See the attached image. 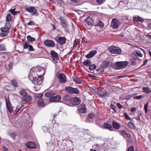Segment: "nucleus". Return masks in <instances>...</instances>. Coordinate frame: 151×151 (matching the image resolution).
<instances>
[{
	"mask_svg": "<svg viewBox=\"0 0 151 151\" xmlns=\"http://www.w3.org/2000/svg\"><path fill=\"white\" fill-rule=\"evenodd\" d=\"M29 78L32 82L36 85H39L42 83V77L38 76L36 69L35 68H32L29 75Z\"/></svg>",
	"mask_w": 151,
	"mask_h": 151,
	"instance_id": "obj_1",
	"label": "nucleus"
},
{
	"mask_svg": "<svg viewBox=\"0 0 151 151\" xmlns=\"http://www.w3.org/2000/svg\"><path fill=\"white\" fill-rule=\"evenodd\" d=\"M115 65L114 66V68L116 69H120L125 68L129 63L127 61L124 62H119L115 63Z\"/></svg>",
	"mask_w": 151,
	"mask_h": 151,
	"instance_id": "obj_2",
	"label": "nucleus"
},
{
	"mask_svg": "<svg viewBox=\"0 0 151 151\" xmlns=\"http://www.w3.org/2000/svg\"><path fill=\"white\" fill-rule=\"evenodd\" d=\"M19 93L21 95L24 97L23 99V101L26 102L29 101L31 100V97L30 96L28 95L27 93L24 90H22L19 91Z\"/></svg>",
	"mask_w": 151,
	"mask_h": 151,
	"instance_id": "obj_3",
	"label": "nucleus"
},
{
	"mask_svg": "<svg viewBox=\"0 0 151 151\" xmlns=\"http://www.w3.org/2000/svg\"><path fill=\"white\" fill-rule=\"evenodd\" d=\"M65 90L70 94H79V91L77 88H74L70 86L66 87Z\"/></svg>",
	"mask_w": 151,
	"mask_h": 151,
	"instance_id": "obj_4",
	"label": "nucleus"
},
{
	"mask_svg": "<svg viewBox=\"0 0 151 151\" xmlns=\"http://www.w3.org/2000/svg\"><path fill=\"white\" fill-rule=\"evenodd\" d=\"M61 97L59 95H55L53 94V96L49 98L50 102H58L60 101Z\"/></svg>",
	"mask_w": 151,
	"mask_h": 151,
	"instance_id": "obj_5",
	"label": "nucleus"
},
{
	"mask_svg": "<svg viewBox=\"0 0 151 151\" xmlns=\"http://www.w3.org/2000/svg\"><path fill=\"white\" fill-rule=\"evenodd\" d=\"M59 79V82L64 83L66 81V79L65 75L63 73H59L57 75Z\"/></svg>",
	"mask_w": 151,
	"mask_h": 151,
	"instance_id": "obj_6",
	"label": "nucleus"
},
{
	"mask_svg": "<svg viewBox=\"0 0 151 151\" xmlns=\"http://www.w3.org/2000/svg\"><path fill=\"white\" fill-rule=\"evenodd\" d=\"M5 99L6 102V105L7 109H8L9 111L12 113L13 112L12 108V107L11 104L9 101V98H8L7 99L6 97L5 98Z\"/></svg>",
	"mask_w": 151,
	"mask_h": 151,
	"instance_id": "obj_7",
	"label": "nucleus"
},
{
	"mask_svg": "<svg viewBox=\"0 0 151 151\" xmlns=\"http://www.w3.org/2000/svg\"><path fill=\"white\" fill-rule=\"evenodd\" d=\"M98 94L102 97H106L107 96V93L104 88H98L97 89Z\"/></svg>",
	"mask_w": 151,
	"mask_h": 151,
	"instance_id": "obj_8",
	"label": "nucleus"
},
{
	"mask_svg": "<svg viewBox=\"0 0 151 151\" xmlns=\"http://www.w3.org/2000/svg\"><path fill=\"white\" fill-rule=\"evenodd\" d=\"M50 54L52 60L55 62H57L58 60V54L54 50L51 51Z\"/></svg>",
	"mask_w": 151,
	"mask_h": 151,
	"instance_id": "obj_9",
	"label": "nucleus"
},
{
	"mask_svg": "<svg viewBox=\"0 0 151 151\" xmlns=\"http://www.w3.org/2000/svg\"><path fill=\"white\" fill-rule=\"evenodd\" d=\"M44 43L46 46L49 47H54L55 45V43L53 41L49 40H45L44 41Z\"/></svg>",
	"mask_w": 151,
	"mask_h": 151,
	"instance_id": "obj_10",
	"label": "nucleus"
},
{
	"mask_svg": "<svg viewBox=\"0 0 151 151\" xmlns=\"http://www.w3.org/2000/svg\"><path fill=\"white\" fill-rule=\"evenodd\" d=\"M56 41L59 42L61 45L64 44L65 43L66 39L64 37H55Z\"/></svg>",
	"mask_w": 151,
	"mask_h": 151,
	"instance_id": "obj_11",
	"label": "nucleus"
},
{
	"mask_svg": "<svg viewBox=\"0 0 151 151\" xmlns=\"http://www.w3.org/2000/svg\"><path fill=\"white\" fill-rule=\"evenodd\" d=\"M86 108L85 104H82L78 106V111L81 113L86 112Z\"/></svg>",
	"mask_w": 151,
	"mask_h": 151,
	"instance_id": "obj_12",
	"label": "nucleus"
},
{
	"mask_svg": "<svg viewBox=\"0 0 151 151\" xmlns=\"http://www.w3.org/2000/svg\"><path fill=\"white\" fill-rule=\"evenodd\" d=\"M1 32L0 35L2 37H4L6 36L9 33V30H7L5 27L1 28Z\"/></svg>",
	"mask_w": 151,
	"mask_h": 151,
	"instance_id": "obj_13",
	"label": "nucleus"
},
{
	"mask_svg": "<svg viewBox=\"0 0 151 151\" xmlns=\"http://www.w3.org/2000/svg\"><path fill=\"white\" fill-rule=\"evenodd\" d=\"M25 10L32 15L34 14L37 12L36 9L33 7H27L25 9Z\"/></svg>",
	"mask_w": 151,
	"mask_h": 151,
	"instance_id": "obj_14",
	"label": "nucleus"
},
{
	"mask_svg": "<svg viewBox=\"0 0 151 151\" xmlns=\"http://www.w3.org/2000/svg\"><path fill=\"white\" fill-rule=\"evenodd\" d=\"M85 20V22L88 26H92L93 24V20L89 17H88Z\"/></svg>",
	"mask_w": 151,
	"mask_h": 151,
	"instance_id": "obj_15",
	"label": "nucleus"
},
{
	"mask_svg": "<svg viewBox=\"0 0 151 151\" xmlns=\"http://www.w3.org/2000/svg\"><path fill=\"white\" fill-rule=\"evenodd\" d=\"M25 145L29 148L35 149L36 148L35 144L32 142H28L26 143Z\"/></svg>",
	"mask_w": 151,
	"mask_h": 151,
	"instance_id": "obj_16",
	"label": "nucleus"
},
{
	"mask_svg": "<svg viewBox=\"0 0 151 151\" xmlns=\"http://www.w3.org/2000/svg\"><path fill=\"white\" fill-rule=\"evenodd\" d=\"M97 51L96 50H92L87 55L85 56L87 58H91L94 56L97 53Z\"/></svg>",
	"mask_w": 151,
	"mask_h": 151,
	"instance_id": "obj_17",
	"label": "nucleus"
},
{
	"mask_svg": "<svg viewBox=\"0 0 151 151\" xmlns=\"http://www.w3.org/2000/svg\"><path fill=\"white\" fill-rule=\"evenodd\" d=\"M81 100L80 98L75 97L73 99V104L74 105H79L81 103Z\"/></svg>",
	"mask_w": 151,
	"mask_h": 151,
	"instance_id": "obj_18",
	"label": "nucleus"
},
{
	"mask_svg": "<svg viewBox=\"0 0 151 151\" xmlns=\"http://www.w3.org/2000/svg\"><path fill=\"white\" fill-rule=\"evenodd\" d=\"M122 52L121 48L118 47L114 46V54H120Z\"/></svg>",
	"mask_w": 151,
	"mask_h": 151,
	"instance_id": "obj_19",
	"label": "nucleus"
},
{
	"mask_svg": "<svg viewBox=\"0 0 151 151\" xmlns=\"http://www.w3.org/2000/svg\"><path fill=\"white\" fill-rule=\"evenodd\" d=\"M121 23L116 19H114V29H117L120 25Z\"/></svg>",
	"mask_w": 151,
	"mask_h": 151,
	"instance_id": "obj_20",
	"label": "nucleus"
},
{
	"mask_svg": "<svg viewBox=\"0 0 151 151\" xmlns=\"http://www.w3.org/2000/svg\"><path fill=\"white\" fill-rule=\"evenodd\" d=\"M37 103L38 106L40 107H43L45 106V104L44 103L43 100L42 99L40 98L38 99Z\"/></svg>",
	"mask_w": 151,
	"mask_h": 151,
	"instance_id": "obj_21",
	"label": "nucleus"
},
{
	"mask_svg": "<svg viewBox=\"0 0 151 151\" xmlns=\"http://www.w3.org/2000/svg\"><path fill=\"white\" fill-rule=\"evenodd\" d=\"M93 147L94 149H96V151H103V147L102 145L96 144V145H94Z\"/></svg>",
	"mask_w": 151,
	"mask_h": 151,
	"instance_id": "obj_22",
	"label": "nucleus"
},
{
	"mask_svg": "<svg viewBox=\"0 0 151 151\" xmlns=\"http://www.w3.org/2000/svg\"><path fill=\"white\" fill-rule=\"evenodd\" d=\"M104 25V24L103 22L99 20L96 21L95 24V26L99 27L101 28L103 27Z\"/></svg>",
	"mask_w": 151,
	"mask_h": 151,
	"instance_id": "obj_23",
	"label": "nucleus"
},
{
	"mask_svg": "<svg viewBox=\"0 0 151 151\" xmlns=\"http://www.w3.org/2000/svg\"><path fill=\"white\" fill-rule=\"evenodd\" d=\"M103 127L104 128L110 130H112L113 129L111 124H107V123H104L103 124Z\"/></svg>",
	"mask_w": 151,
	"mask_h": 151,
	"instance_id": "obj_24",
	"label": "nucleus"
},
{
	"mask_svg": "<svg viewBox=\"0 0 151 151\" xmlns=\"http://www.w3.org/2000/svg\"><path fill=\"white\" fill-rule=\"evenodd\" d=\"M133 20L134 21H136L137 22H142L144 21V20L142 18H141L139 16H137V17H134L133 18Z\"/></svg>",
	"mask_w": 151,
	"mask_h": 151,
	"instance_id": "obj_25",
	"label": "nucleus"
},
{
	"mask_svg": "<svg viewBox=\"0 0 151 151\" xmlns=\"http://www.w3.org/2000/svg\"><path fill=\"white\" fill-rule=\"evenodd\" d=\"M15 8L14 7H12L11 9L10 10V12L12 13V14L15 15L18 14L19 12L15 11Z\"/></svg>",
	"mask_w": 151,
	"mask_h": 151,
	"instance_id": "obj_26",
	"label": "nucleus"
},
{
	"mask_svg": "<svg viewBox=\"0 0 151 151\" xmlns=\"http://www.w3.org/2000/svg\"><path fill=\"white\" fill-rule=\"evenodd\" d=\"M120 127V124L114 121V128L119 129Z\"/></svg>",
	"mask_w": 151,
	"mask_h": 151,
	"instance_id": "obj_27",
	"label": "nucleus"
},
{
	"mask_svg": "<svg viewBox=\"0 0 151 151\" xmlns=\"http://www.w3.org/2000/svg\"><path fill=\"white\" fill-rule=\"evenodd\" d=\"M91 64V61L90 60H87L84 61L83 63V65L84 66H89Z\"/></svg>",
	"mask_w": 151,
	"mask_h": 151,
	"instance_id": "obj_28",
	"label": "nucleus"
},
{
	"mask_svg": "<svg viewBox=\"0 0 151 151\" xmlns=\"http://www.w3.org/2000/svg\"><path fill=\"white\" fill-rule=\"evenodd\" d=\"M108 63L109 62H107L106 61H104L102 62L101 66L102 67L104 68H106L108 65Z\"/></svg>",
	"mask_w": 151,
	"mask_h": 151,
	"instance_id": "obj_29",
	"label": "nucleus"
},
{
	"mask_svg": "<svg viewBox=\"0 0 151 151\" xmlns=\"http://www.w3.org/2000/svg\"><path fill=\"white\" fill-rule=\"evenodd\" d=\"M142 89L143 91L147 93L148 94L151 92V91L149 87H143Z\"/></svg>",
	"mask_w": 151,
	"mask_h": 151,
	"instance_id": "obj_30",
	"label": "nucleus"
},
{
	"mask_svg": "<svg viewBox=\"0 0 151 151\" xmlns=\"http://www.w3.org/2000/svg\"><path fill=\"white\" fill-rule=\"evenodd\" d=\"M27 40L29 42H33L35 41V39L34 38L31 37L30 35H28L27 37Z\"/></svg>",
	"mask_w": 151,
	"mask_h": 151,
	"instance_id": "obj_31",
	"label": "nucleus"
},
{
	"mask_svg": "<svg viewBox=\"0 0 151 151\" xmlns=\"http://www.w3.org/2000/svg\"><path fill=\"white\" fill-rule=\"evenodd\" d=\"M73 78L74 81L77 83H80L82 82V81L79 78H76L75 76H73Z\"/></svg>",
	"mask_w": 151,
	"mask_h": 151,
	"instance_id": "obj_32",
	"label": "nucleus"
},
{
	"mask_svg": "<svg viewBox=\"0 0 151 151\" xmlns=\"http://www.w3.org/2000/svg\"><path fill=\"white\" fill-rule=\"evenodd\" d=\"M97 72L99 73H100L102 72H103L104 71V68L102 67H101L100 68L97 69L96 70Z\"/></svg>",
	"mask_w": 151,
	"mask_h": 151,
	"instance_id": "obj_33",
	"label": "nucleus"
},
{
	"mask_svg": "<svg viewBox=\"0 0 151 151\" xmlns=\"http://www.w3.org/2000/svg\"><path fill=\"white\" fill-rule=\"evenodd\" d=\"M53 94L52 92H49L46 93L45 94V96L47 97H51L53 96Z\"/></svg>",
	"mask_w": 151,
	"mask_h": 151,
	"instance_id": "obj_34",
	"label": "nucleus"
},
{
	"mask_svg": "<svg viewBox=\"0 0 151 151\" xmlns=\"http://www.w3.org/2000/svg\"><path fill=\"white\" fill-rule=\"evenodd\" d=\"M6 49L5 48V46L4 44L0 45V52L2 51H5Z\"/></svg>",
	"mask_w": 151,
	"mask_h": 151,
	"instance_id": "obj_35",
	"label": "nucleus"
},
{
	"mask_svg": "<svg viewBox=\"0 0 151 151\" xmlns=\"http://www.w3.org/2000/svg\"><path fill=\"white\" fill-rule=\"evenodd\" d=\"M128 125L132 129H135L136 128L134 124L131 122H128Z\"/></svg>",
	"mask_w": 151,
	"mask_h": 151,
	"instance_id": "obj_36",
	"label": "nucleus"
},
{
	"mask_svg": "<svg viewBox=\"0 0 151 151\" xmlns=\"http://www.w3.org/2000/svg\"><path fill=\"white\" fill-rule=\"evenodd\" d=\"M12 17H11L10 14H8L6 16V22H9L12 19Z\"/></svg>",
	"mask_w": 151,
	"mask_h": 151,
	"instance_id": "obj_37",
	"label": "nucleus"
},
{
	"mask_svg": "<svg viewBox=\"0 0 151 151\" xmlns=\"http://www.w3.org/2000/svg\"><path fill=\"white\" fill-rule=\"evenodd\" d=\"M149 104L148 102H147L146 104H145L144 106V110L145 111V114H147V108Z\"/></svg>",
	"mask_w": 151,
	"mask_h": 151,
	"instance_id": "obj_38",
	"label": "nucleus"
},
{
	"mask_svg": "<svg viewBox=\"0 0 151 151\" xmlns=\"http://www.w3.org/2000/svg\"><path fill=\"white\" fill-rule=\"evenodd\" d=\"M11 82L12 83V84L13 86L15 87H17L18 86V84L16 81L15 80H12L11 81Z\"/></svg>",
	"mask_w": 151,
	"mask_h": 151,
	"instance_id": "obj_39",
	"label": "nucleus"
},
{
	"mask_svg": "<svg viewBox=\"0 0 151 151\" xmlns=\"http://www.w3.org/2000/svg\"><path fill=\"white\" fill-rule=\"evenodd\" d=\"M4 27L7 29V30H9L11 28V25L10 24L9 22L6 23L5 24Z\"/></svg>",
	"mask_w": 151,
	"mask_h": 151,
	"instance_id": "obj_40",
	"label": "nucleus"
},
{
	"mask_svg": "<svg viewBox=\"0 0 151 151\" xmlns=\"http://www.w3.org/2000/svg\"><path fill=\"white\" fill-rule=\"evenodd\" d=\"M108 50L111 54L113 53V46L112 45L109 47Z\"/></svg>",
	"mask_w": 151,
	"mask_h": 151,
	"instance_id": "obj_41",
	"label": "nucleus"
},
{
	"mask_svg": "<svg viewBox=\"0 0 151 151\" xmlns=\"http://www.w3.org/2000/svg\"><path fill=\"white\" fill-rule=\"evenodd\" d=\"M96 68V66L95 65H90L89 67V69L91 70H92Z\"/></svg>",
	"mask_w": 151,
	"mask_h": 151,
	"instance_id": "obj_42",
	"label": "nucleus"
},
{
	"mask_svg": "<svg viewBox=\"0 0 151 151\" xmlns=\"http://www.w3.org/2000/svg\"><path fill=\"white\" fill-rule=\"evenodd\" d=\"M135 52L138 56L140 57H142V55L140 51L137 50L135 51Z\"/></svg>",
	"mask_w": 151,
	"mask_h": 151,
	"instance_id": "obj_43",
	"label": "nucleus"
},
{
	"mask_svg": "<svg viewBox=\"0 0 151 151\" xmlns=\"http://www.w3.org/2000/svg\"><path fill=\"white\" fill-rule=\"evenodd\" d=\"M78 40L77 39H76L75 40L74 45L73 47V49L74 48H76L77 45L78 43Z\"/></svg>",
	"mask_w": 151,
	"mask_h": 151,
	"instance_id": "obj_44",
	"label": "nucleus"
},
{
	"mask_svg": "<svg viewBox=\"0 0 151 151\" xmlns=\"http://www.w3.org/2000/svg\"><path fill=\"white\" fill-rule=\"evenodd\" d=\"M121 134L122 135L124 136H125L126 137H129V134H128L125 131H122L121 132Z\"/></svg>",
	"mask_w": 151,
	"mask_h": 151,
	"instance_id": "obj_45",
	"label": "nucleus"
},
{
	"mask_svg": "<svg viewBox=\"0 0 151 151\" xmlns=\"http://www.w3.org/2000/svg\"><path fill=\"white\" fill-rule=\"evenodd\" d=\"M29 44L28 42H25L23 44V47L24 49H27L28 48L29 46Z\"/></svg>",
	"mask_w": 151,
	"mask_h": 151,
	"instance_id": "obj_46",
	"label": "nucleus"
},
{
	"mask_svg": "<svg viewBox=\"0 0 151 151\" xmlns=\"http://www.w3.org/2000/svg\"><path fill=\"white\" fill-rule=\"evenodd\" d=\"M59 19L61 21V23L64 24V23L66 22V21L65 19L61 17H60Z\"/></svg>",
	"mask_w": 151,
	"mask_h": 151,
	"instance_id": "obj_47",
	"label": "nucleus"
},
{
	"mask_svg": "<svg viewBox=\"0 0 151 151\" xmlns=\"http://www.w3.org/2000/svg\"><path fill=\"white\" fill-rule=\"evenodd\" d=\"M35 24V23L32 21H30L27 23V25L28 26L34 25Z\"/></svg>",
	"mask_w": 151,
	"mask_h": 151,
	"instance_id": "obj_48",
	"label": "nucleus"
},
{
	"mask_svg": "<svg viewBox=\"0 0 151 151\" xmlns=\"http://www.w3.org/2000/svg\"><path fill=\"white\" fill-rule=\"evenodd\" d=\"M43 96V94L42 93H38L37 94V95L36 96L37 97L36 99H38V98H39V99L41 98Z\"/></svg>",
	"mask_w": 151,
	"mask_h": 151,
	"instance_id": "obj_49",
	"label": "nucleus"
},
{
	"mask_svg": "<svg viewBox=\"0 0 151 151\" xmlns=\"http://www.w3.org/2000/svg\"><path fill=\"white\" fill-rule=\"evenodd\" d=\"M132 97V96L131 94L128 95L126 96L125 97V99L129 100Z\"/></svg>",
	"mask_w": 151,
	"mask_h": 151,
	"instance_id": "obj_50",
	"label": "nucleus"
},
{
	"mask_svg": "<svg viewBox=\"0 0 151 151\" xmlns=\"http://www.w3.org/2000/svg\"><path fill=\"white\" fill-rule=\"evenodd\" d=\"M20 108V107L19 106H17V107L16 109L15 112V114H17L19 111Z\"/></svg>",
	"mask_w": 151,
	"mask_h": 151,
	"instance_id": "obj_51",
	"label": "nucleus"
},
{
	"mask_svg": "<svg viewBox=\"0 0 151 151\" xmlns=\"http://www.w3.org/2000/svg\"><path fill=\"white\" fill-rule=\"evenodd\" d=\"M10 135L13 139H14L16 136V135L13 132L11 133L10 134Z\"/></svg>",
	"mask_w": 151,
	"mask_h": 151,
	"instance_id": "obj_52",
	"label": "nucleus"
},
{
	"mask_svg": "<svg viewBox=\"0 0 151 151\" xmlns=\"http://www.w3.org/2000/svg\"><path fill=\"white\" fill-rule=\"evenodd\" d=\"M70 98L68 95H65L64 97V99L65 101H68L70 99Z\"/></svg>",
	"mask_w": 151,
	"mask_h": 151,
	"instance_id": "obj_53",
	"label": "nucleus"
},
{
	"mask_svg": "<svg viewBox=\"0 0 151 151\" xmlns=\"http://www.w3.org/2000/svg\"><path fill=\"white\" fill-rule=\"evenodd\" d=\"M134 148L132 146H130L128 149L127 151H134Z\"/></svg>",
	"mask_w": 151,
	"mask_h": 151,
	"instance_id": "obj_54",
	"label": "nucleus"
},
{
	"mask_svg": "<svg viewBox=\"0 0 151 151\" xmlns=\"http://www.w3.org/2000/svg\"><path fill=\"white\" fill-rule=\"evenodd\" d=\"M113 87L112 86H109L108 87V88L109 90H110V91L112 92L113 91V89L112 88Z\"/></svg>",
	"mask_w": 151,
	"mask_h": 151,
	"instance_id": "obj_55",
	"label": "nucleus"
},
{
	"mask_svg": "<svg viewBox=\"0 0 151 151\" xmlns=\"http://www.w3.org/2000/svg\"><path fill=\"white\" fill-rule=\"evenodd\" d=\"M142 97V96L141 95H139L138 96H135L134 97V99H141Z\"/></svg>",
	"mask_w": 151,
	"mask_h": 151,
	"instance_id": "obj_56",
	"label": "nucleus"
},
{
	"mask_svg": "<svg viewBox=\"0 0 151 151\" xmlns=\"http://www.w3.org/2000/svg\"><path fill=\"white\" fill-rule=\"evenodd\" d=\"M28 49L30 51H33L34 50L33 49V47L31 45H29L28 47Z\"/></svg>",
	"mask_w": 151,
	"mask_h": 151,
	"instance_id": "obj_57",
	"label": "nucleus"
},
{
	"mask_svg": "<svg viewBox=\"0 0 151 151\" xmlns=\"http://www.w3.org/2000/svg\"><path fill=\"white\" fill-rule=\"evenodd\" d=\"M94 116V114L92 113H91L89 114L88 115V117L89 118L92 119L93 117Z\"/></svg>",
	"mask_w": 151,
	"mask_h": 151,
	"instance_id": "obj_58",
	"label": "nucleus"
},
{
	"mask_svg": "<svg viewBox=\"0 0 151 151\" xmlns=\"http://www.w3.org/2000/svg\"><path fill=\"white\" fill-rule=\"evenodd\" d=\"M97 2L101 4L104 2V0H97Z\"/></svg>",
	"mask_w": 151,
	"mask_h": 151,
	"instance_id": "obj_59",
	"label": "nucleus"
},
{
	"mask_svg": "<svg viewBox=\"0 0 151 151\" xmlns=\"http://www.w3.org/2000/svg\"><path fill=\"white\" fill-rule=\"evenodd\" d=\"M63 28H66L67 26V24L66 22L64 23V24H61Z\"/></svg>",
	"mask_w": 151,
	"mask_h": 151,
	"instance_id": "obj_60",
	"label": "nucleus"
},
{
	"mask_svg": "<svg viewBox=\"0 0 151 151\" xmlns=\"http://www.w3.org/2000/svg\"><path fill=\"white\" fill-rule=\"evenodd\" d=\"M116 105L120 109H121L122 107V106L119 103H117L116 104Z\"/></svg>",
	"mask_w": 151,
	"mask_h": 151,
	"instance_id": "obj_61",
	"label": "nucleus"
},
{
	"mask_svg": "<svg viewBox=\"0 0 151 151\" xmlns=\"http://www.w3.org/2000/svg\"><path fill=\"white\" fill-rule=\"evenodd\" d=\"M13 65V63H9L8 65V67L9 68L11 69L12 68Z\"/></svg>",
	"mask_w": 151,
	"mask_h": 151,
	"instance_id": "obj_62",
	"label": "nucleus"
},
{
	"mask_svg": "<svg viewBox=\"0 0 151 151\" xmlns=\"http://www.w3.org/2000/svg\"><path fill=\"white\" fill-rule=\"evenodd\" d=\"M132 65H136L137 63L135 60L132 61L131 62Z\"/></svg>",
	"mask_w": 151,
	"mask_h": 151,
	"instance_id": "obj_63",
	"label": "nucleus"
},
{
	"mask_svg": "<svg viewBox=\"0 0 151 151\" xmlns=\"http://www.w3.org/2000/svg\"><path fill=\"white\" fill-rule=\"evenodd\" d=\"M124 116L125 117V118L127 119H130V118L129 117V116H128V115H127V114L126 113H124Z\"/></svg>",
	"mask_w": 151,
	"mask_h": 151,
	"instance_id": "obj_64",
	"label": "nucleus"
}]
</instances>
